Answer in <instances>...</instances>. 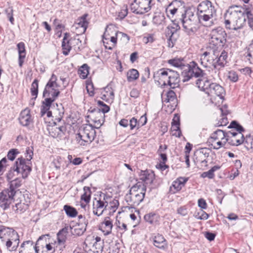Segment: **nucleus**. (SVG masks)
<instances>
[{
    "label": "nucleus",
    "instance_id": "nucleus-1",
    "mask_svg": "<svg viewBox=\"0 0 253 253\" xmlns=\"http://www.w3.org/2000/svg\"><path fill=\"white\" fill-rule=\"evenodd\" d=\"M246 9L239 6L230 8L224 15L226 28L237 30L243 28L246 22Z\"/></svg>",
    "mask_w": 253,
    "mask_h": 253
},
{
    "label": "nucleus",
    "instance_id": "nucleus-2",
    "mask_svg": "<svg viewBox=\"0 0 253 253\" xmlns=\"http://www.w3.org/2000/svg\"><path fill=\"white\" fill-rule=\"evenodd\" d=\"M216 10L214 6L209 0L201 1L197 6V15L200 23L206 27L213 24V18L216 16Z\"/></svg>",
    "mask_w": 253,
    "mask_h": 253
},
{
    "label": "nucleus",
    "instance_id": "nucleus-3",
    "mask_svg": "<svg viewBox=\"0 0 253 253\" xmlns=\"http://www.w3.org/2000/svg\"><path fill=\"white\" fill-rule=\"evenodd\" d=\"M154 78L159 84L169 85L172 88L179 86L180 78L177 72L168 68H162L154 74Z\"/></svg>",
    "mask_w": 253,
    "mask_h": 253
},
{
    "label": "nucleus",
    "instance_id": "nucleus-4",
    "mask_svg": "<svg viewBox=\"0 0 253 253\" xmlns=\"http://www.w3.org/2000/svg\"><path fill=\"white\" fill-rule=\"evenodd\" d=\"M146 190V186L140 182L137 183L129 190V193L125 196V200L129 205L138 206L144 199Z\"/></svg>",
    "mask_w": 253,
    "mask_h": 253
},
{
    "label": "nucleus",
    "instance_id": "nucleus-5",
    "mask_svg": "<svg viewBox=\"0 0 253 253\" xmlns=\"http://www.w3.org/2000/svg\"><path fill=\"white\" fill-rule=\"evenodd\" d=\"M26 154V159L22 157L18 158L13 165L14 169L17 170V174H21L23 179L26 178L32 170L30 162L32 159L33 152L30 151L28 148Z\"/></svg>",
    "mask_w": 253,
    "mask_h": 253
},
{
    "label": "nucleus",
    "instance_id": "nucleus-6",
    "mask_svg": "<svg viewBox=\"0 0 253 253\" xmlns=\"http://www.w3.org/2000/svg\"><path fill=\"white\" fill-rule=\"evenodd\" d=\"M95 135V130L92 125H86L79 129L76 139L79 145L86 146L94 140Z\"/></svg>",
    "mask_w": 253,
    "mask_h": 253
},
{
    "label": "nucleus",
    "instance_id": "nucleus-7",
    "mask_svg": "<svg viewBox=\"0 0 253 253\" xmlns=\"http://www.w3.org/2000/svg\"><path fill=\"white\" fill-rule=\"evenodd\" d=\"M57 77L52 74L46 84L43 92V96L45 98H49L54 101L60 94V85L57 83Z\"/></svg>",
    "mask_w": 253,
    "mask_h": 253
},
{
    "label": "nucleus",
    "instance_id": "nucleus-8",
    "mask_svg": "<svg viewBox=\"0 0 253 253\" xmlns=\"http://www.w3.org/2000/svg\"><path fill=\"white\" fill-rule=\"evenodd\" d=\"M206 75L204 71L202 70L195 61H192L186 65L185 69L182 72V81L188 82L192 77L196 78L204 77Z\"/></svg>",
    "mask_w": 253,
    "mask_h": 253
},
{
    "label": "nucleus",
    "instance_id": "nucleus-9",
    "mask_svg": "<svg viewBox=\"0 0 253 253\" xmlns=\"http://www.w3.org/2000/svg\"><path fill=\"white\" fill-rule=\"evenodd\" d=\"M207 143L214 149L217 150L224 146L227 143L226 132L221 129H217L211 134Z\"/></svg>",
    "mask_w": 253,
    "mask_h": 253
},
{
    "label": "nucleus",
    "instance_id": "nucleus-10",
    "mask_svg": "<svg viewBox=\"0 0 253 253\" xmlns=\"http://www.w3.org/2000/svg\"><path fill=\"white\" fill-rule=\"evenodd\" d=\"M210 36V44L215 46L223 45L226 41V33L220 27L212 29Z\"/></svg>",
    "mask_w": 253,
    "mask_h": 253
},
{
    "label": "nucleus",
    "instance_id": "nucleus-11",
    "mask_svg": "<svg viewBox=\"0 0 253 253\" xmlns=\"http://www.w3.org/2000/svg\"><path fill=\"white\" fill-rule=\"evenodd\" d=\"M151 0H134L130 4V10L137 14H143L151 8Z\"/></svg>",
    "mask_w": 253,
    "mask_h": 253
},
{
    "label": "nucleus",
    "instance_id": "nucleus-12",
    "mask_svg": "<svg viewBox=\"0 0 253 253\" xmlns=\"http://www.w3.org/2000/svg\"><path fill=\"white\" fill-rule=\"evenodd\" d=\"M218 56V52L212 50L204 52L200 56V63L204 67L213 66L216 68V58Z\"/></svg>",
    "mask_w": 253,
    "mask_h": 253
},
{
    "label": "nucleus",
    "instance_id": "nucleus-13",
    "mask_svg": "<svg viewBox=\"0 0 253 253\" xmlns=\"http://www.w3.org/2000/svg\"><path fill=\"white\" fill-rule=\"evenodd\" d=\"M15 195L14 192H10L7 189L2 190L0 193V207L3 210L9 208L10 204L14 201Z\"/></svg>",
    "mask_w": 253,
    "mask_h": 253
},
{
    "label": "nucleus",
    "instance_id": "nucleus-14",
    "mask_svg": "<svg viewBox=\"0 0 253 253\" xmlns=\"http://www.w3.org/2000/svg\"><path fill=\"white\" fill-rule=\"evenodd\" d=\"M110 199L109 196L104 195L103 200L100 198L99 200L93 202V213L98 216L102 214L104 210L107 209L108 202Z\"/></svg>",
    "mask_w": 253,
    "mask_h": 253
},
{
    "label": "nucleus",
    "instance_id": "nucleus-15",
    "mask_svg": "<svg viewBox=\"0 0 253 253\" xmlns=\"http://www.w3.org/2000/svg\"><path fill=\"white\" fill-rule=\"evenodd\" d=\"M226 133L227 142L231 145L238 146L244 142L245 138L242 133L229 131Z\"/></svg>",
    "mask_w": 253,
    "mask_h": 253
},
{
    "label": "nucleus",
    "instance_id": "nucleus-16",
    "mask_svg": "<svg viewBox=\"0 0 253 253\" xmlns=\"http://www.w3.org/2000/svg\"><path fill=\"white\" fill-rule=\"evenodd\" d=\"M183 2L180 0H174L170 3L166 8V12L169 17L172 18L173 16L178 13H183L182 11L184 10L183 9L182 5Z\"/></svg>",
    "mask_w": 253,
    "mask_h": 253
},
{
    "label": "nucleus",
    "instance_id": "nucleus-17",
    "mask_svg": "<svg viewBox=\"0 0 253 253\" xmlns=\"http://www.w3.org/2000/svg\"><path fill=\"white\" fill-rule=\"evenodd\" d=\"M70 34L69 33H65L62 43V47L63 50L62 53L65 55H67L71 50V45L72 42H74L77 44H78L79 43H81V41L79 39L71 38L70 39L68 40Z\"/></svg>",
    "mask_w": 253,
    "mask_h": 253
},
{
    "label": "nucleus",
    "instance_id": "nucleus-18",
    "mask_svg": "<svg viewBox=\"0 0 253 253\" xmlns=\"http://www.w3.org/2000/svg\"><path fill=\"white\" fill-rule=\"evenodd\" d=\"M110 26H108L106 31L104 33L103 39V42L106 48L109 49H112L113 47L115 46L117 43V39H119V37L115 36H112L110 37H108L109 36V31L111 30Z\"/></svg>",
    "mask_w": 253,
    "mask_h": 253
},
{
    "label": "nucleus",
    "instance_id": "nucleus-19",
    "mask_svg": "<svg viewBox=\"0 0 253 253\" xmlns=\"http://www.w3.org/2000/svg\"><path fill=\"white\" fill-rule=\"evenodd\" d=\"M110 110V107L106 104L103 105L101 108H97L94 109V113L98 116L99 119L94 120L95 123H97V127H100L103 123L104 114L107 113Z\"/></svg>",
    "mask_w": 253,
    "mask_h": 253
},
{
    "label": "nucleus",
    "instance_id": "nucleus-20",
    "mask_svg": "<svg viewBox=\"0 0 253 253\" xmlns=\"http://www.w3.org/2000/svg\"><path fill=\"white\" fill-rule=\"evenodd\" d=\"M180 20L182 25L184 31L188 34L194 31L195 29V22H193V19H187L186 16H184L183 13H182L181 18Z\"/></svg>",
    "mask_w": 253,
    "mask_h": 253
},
{
    "label": "nucleus",
    "instance_id": "nucleus-21",
    "mask_svg": "<svg viewBox=\"0 0 253 253\" xmlns=\"http://www.w3.org/2000/svg\"><path fill=\"white\" fill-rule=\"evenodd\" d=\"M188 179L184 177H179L173 181L172 185L169 187V192L175 194L180 191L184 186Z\"/></svg>",
    "mask_w": 253,
    "mask_h": 253
},
{
    "label": "nucleus",
    "instance_id": "nucleus-22",
    "mask_svg": "<svg viewBox=\"0 0 253 253\" xmlns=\"http://www.w3.org/2000/svg\"><path fill=\"white\" fill-rule=\"evenodd\" d=\"M88 16L87 14L83 15L79 18L74 25L76 29H79V32L80 34L84 33L88 26V22L86 20V17Z\"/></svg>",
    "mask_w": 253,
    "mask_h": 253
},
{
    "label": "nucleus",
    "instance_id": "nucleus-23",
    "mask_svg": "<svg viewBox=\"0 0 253 253\" xmlns=\"http://www.w3.org/2000/svg\"><path fill=\"white\" fill-rule=\"evenodd\" d=\"M5 242L6 248L9 251L13 252L16 251L19 244V235L18 233H14V235L12 234L11 238L9 239L8 240Z\"/></svg>",
    "mask_w": 253,
    "mask_h": 253
},
{
    "label": "nucleus",
    "instance_id": "nucleus-24",
    "mask_svg": "<svg viewBox=\"0 0 253 253\" xmlns=\"http://www.w3.org/2000/svg\"><path fill=\"white\" fill-rule=\"evenodd\" d=\"M67 130L65 126H52L49 131V134L54 138L61 139L65 135Z\"/></svg>",
    "mask_w": 253,
    "mask_h": 253
},
{
    "label": "nucleus",
    "instance_id": "nucleus-25",
    "mask_svg": "<svg viewBox=\"0 0 253 253\" xmlns=\"http://www.w3.org/2000/svg\"><path fill=\"white\" fill-rule=\"evenodd\" d=\"M209 94L215 95L220 98L223 97L225 91L222 86L216 83H211L209 89Z\"/></svg>",
    "mask_w": 253,
    "mask_h": 253
},
{
    "label": "nucleus",
    "instance_id": "nucleus-26",
    "mask_svg": "<svg viewBox=\"0 0 253 253\" xmlns=\"http://www.w3.org/2000/svg\"><path fill=\"white\" fill-rule=\"evenodd\" d=\"M112 227V221L110 217H106L104 220L100 223L99 229L102 232L104 235H108L111 233Z\"/></svg>",
    "mask_w": 253,
    "mask_h": 253
},
{
    "label": "nucleus",
    "instance_id": "nucleus-27",
    "mask_svg": "<svg viewBox=\"0 0 253 253\" xmlns=\"http://www.w3.org/2000/svg\"><path fill=\"white\" fill-rule=\"evenodd\" d=\"M20 123L23 126H27L32 122L30 111L28 109L23 110L19 118Z\"/></svg>",
    "mask_w": 253,
    "mask_h": 253
},
{
    "label": "nucleus",
    "instance_id": "nucleus-28",
    "mask_svg": "<svg viewBox=\"0 0 253 253\" xmlns=\"http://www.w3.org/2000/svg\"><path fill=\"white\" fill-rule=\"evenodd\" d=\"M18 52V64L20 67H22L26 57V50L25 44L20 42L17 44Z\"/></svg>",
    "mask_w": 253,
    "mask_h": 253
},
{
    "label": "nucleus",
    "instance_id": "nucleus-29",
    "mask_svg": "<svg viewBox=\"0 0 253 253\" xmlns=\"http://www.w3.org/2000/svg\"><path fill=\"white\" fill-rule=\"evenodd\" d=\"M14 233H17V232L12 228L3 226L0 232V238L2 242H5L11 238L12 234L14 235Z\"/></svg>",
    "mask_w": 253,
    "mask_h": 253
},
{
    "label": "nucleus",
    "instance_id": "nucleus-30",
    "mask_svg": "<svg viewBox=\"0 0 253 253\" xmlns=\"http://www.w3.org/2000/svg\"><path fill=\"white\" fill-rule=\"evenodd\" d=\"M154 179L155 174L151 171H143L140 175V180H142L146 184H151Z\"/></svg>",
    "mask_w": 253,
    "mask_h": 253
},
{
    "label": "nucleus",
    "instance_id": "nucleus-31",
    "mask_svg": "<svg viewBox=\"0 0 253 253\" xmlns=\"http://www.w3.org/2000/svg\"><path fill=\"white\" fill-rule=\"evenodd\" d=\"M203 79H198L197 80L196 84L197 86L201 90L206 91L209 95V89L211 83L210 81L204 77Z\"/></svg>",
    "mask_w": 253,
    "mask_h": 253
},
{
    "label": "nucleus",
    "instance_id": "nucleus-32",
    "mask_svg": "<svg viewBox=\"0 0 253 253\" xmlns=\"http://www.w3.org/2000/svg\"><path fill=\"white\" fill-rule=\"evenodd\" d=\"M9 185V188L6 189L10 192H14L15 195L16 193V189L19 188L22 184V180L21 178L17 177L13 180L8 181Z\"/></svg>",
    "mask_w": 253,
    "mask_h": 253
},
{
    "label": "nucleus",
    "instance_id": "nucleus-33",
    "mask_svg": "<svg viewBox=\"0 0 253 253\" xmlns=\"http://www.w3.org/2000/svg\"><path fill=\"white\" fill-rule=\"evenodd\" d=\"M68 231V227H65L64 228H63L60 230L56 234V241L66 243Z\"/></svg>",
    "mask_w": 253,
    "mask_h": 253
},
{
    "label": "nucleus",
    "instance_id": "nucleus-34",
    "mask_svg": "<svg viewBox=\"0 0 253 253\" xmlns=\"http://www.w3.org/2000/svg\"><path fill=\"white\" fill-rule=\"evenodd\" d=\"M145 221L151 224H157L160 219V216L158 214L154 212H150L146 214L144 217Z\"/></svg>",
    "mask_w": 253,
    "mask_h": 253
},
{
    "label": "nucleus",
    "instance_id": "nucleus-35",
    "mask_svg": "<svg viewBox=\"0 0 253 253\" xmlns=\"http://www.w3.org/2000/svg\"><path fill=\"white\" fill-rule=\"evenodd\" d=\"M153 242L154 245L156 247L161 249H164L165 248L166 240L162 235L158 234L155 236Z\"/></svg>",
    "mask_w": 253,
    "mask_h": 253
},
{
    "label": "nucleus",
    "instance_id": "nucleus-36",
    "mask_svg": "<svg viewBox=\"0 0 253 253\" xmlns=\"http://www.w3.org/2000/svg\"><path fill=\"white\" fill-rule=\"evenodd\" d=\"M54 102L49 98H45L44 100L42 101V105L41 108V116H43L46 113L49 111L52 103Z\"/></svg>",
    "mask_w": 253,
    "mask_h": 253
},
{
    "label": "nucleus",
    "instance_id": "nucleus-37",
    "mask_svg": "<svg viewBox=\"0 0 253 253\" xmlns=\"http://www.w3.org/2000/svg\"><path fill=\"white\" fill-rule=\"evenodd\" d=\"M168 63L175 67L183 69V70L185 69V66H186V65L184 64L183 59L180 58L169 59L168 61Z\"/></svg>",
    "mask_w": 253,
    "mask_h": 253
},
{
    "label": "nucleus",
    "instance_id": "nucleus-38",
    "mask_svg": "<svg viewBox=\"0 0 253 253\" xmlns=\"http://www.w3.org/2000/svg\"><path fill=\"white\" fill-rule=\"evenodd\" d=\"M228 57V53L227 51L224 49L220 55L217 57L216 58V65H220L221 66H223L224 64L226 62V59Z\"/></svg>",
    "mask_w": 253,
    "mask_h": 253
},
{
    "label": "nucleus",
    "instance_id": "nucleus-39",
    "mask_svg": "<svg viewBox=\"0 0 253 253\" xmlns=\"http://www.w3.org/2000/svg\"><path fill=\"white\" fill-rule=\"evenodd\" d=\"M27 206L24 203L18 202L16 203L15 205L12 206V211L16 213H22L24 212L27 209Z\"/></svg>",
    "mask_w": 253,
    "mask_h": 253
},
{
    "label": "nucleus",
    "instance_id": "nucleus-40",
    "mask_svg": "<svg viewBox=\"0 0 253 253\" xmlns=\"http://www.w3.org/2000/svg\"><path fill=\"white\" fill-rule=\"evenodd\" d=\"M67 215L70 217H75L78 214L76 209L70 206L65 205L63 208Z\"/></svg>",
    "mask_w": 253,
    "mask_h": 253
},
{
    "label": "nucleus",
    "instance_id": "nucleus-41",
    "mask_svg": "<svg viewBox=\"0 0 253 253\" xmlns=\"http://www.w3.org/2000/svg\"><path fill=\"white\" fill-rule=\"evenodd\" d=\"M52 244L53 245V252H56L57 253H62L66 246V243L57 241H55Z\"/></svg>",
    "mask_w": 253,
    "mask_h": 253
},
{
    "label": "nucleus",
    "instance_id": "nucleus-42",
    "mask_svg": "<svg viewBox=\"0 0 253 253\" xmlns=\"http://www.w3.org/2000/svg\"><path fill=\"white\" fill-rule=\"evenodd\" d=\"M139 77L138 71L134 69H132L127 73V80L129 82H132L136 80Z\"/></svg>",
    "mask_w": 253,
    "mask_h": 253
},
{
    "label": "nucleus",
    "instance_id": "nucleus-43",
    "mask_svg": "<svg viewBox=\"0 0 253 253\" xmlns=\"http://www.w3.org/2000/svg\"><path fill=\"white\" fill-rule=\"evenodd\" d=\"M84 193L81 196V200L84 201L85 203H88L90 200L91 192L89 187H84Z\"/></svg>",
    "mask_w": 253,
    "mask_h": 253
},
{
    "label": "nucleus",
    "instance_id": "nucleus-44",
    "mask_svg": "<svg viewBox=\"0 0 253 253\" xmlns=\"http://www.w3.org/2000/svg\"><path fill=\"white\" fill-rule=\"evenodd\" d=\"M87 224H79L74 229V234L78 236H81L84 234L86 230Z\"/></svg>",
    "mask_w": 253,
    "mask_h": 253
},
{
    "label": "nucleus",
    "instance_id": "nucleus-45",
    "mask_svg": "<svg viewBox=\"0 0 253 253\" xmlns=\"http://www.w3.org/2000/svg\"><path fill=\"white\" fill-rule=\"evenodd\" d=\"M246 19H248V25L250 28L253 29V12L250 8H246Z\"/></svg>",
    "mask_w": 253,
    "mask_h": 253
},
{
    "label": "nucleus",
    "instance_id": "nucleus-46",
    "mask_svg": "<svg viewBox=\"0 0 253 253\" xmlns=\"http://www.w3.org/2000/svg\"><path fill=\"white\" fill-rule=\"evenodd\" d=\"M107 209H110L112 211H115L119 205L118 201L112 199V198L110 197Z\"/></svg>",
    "mask_w": 253,
    "mask_h": 253
},
{
    "label": "nucleus",
    "instance_id": "nucleus-47",
    "mask_svg": "<svg viewBox=\"0 0 253 253\" xmlns=\"http://www.w3.org/2000/svg\"><path fill=\"white\" fill-rule=\"evenodd\" d=\"M89 67L86 64H84L79 70L80 76L82 79L87 77L89 73Z\"/></svg>",
    "mask_w": 253,
    "mask_h": 253
},
{
    "label": "nucleus",
    "instance_id": "nucleus-48",
    "mask_svg": "<svg viewBox=\"0 0 253 253\" xmlns=\"http://www.w3.org/2000/svg\"><path fill=\"white\" fill-rule=\"evenodd\" d=\"M38 80H34L31 85V93L32 96H35V98L37 97L38 94Z\"/></svg>",
    "mask_w": 253,
    "mask_h": 253
},
{
    "label": "nucleus",
    "instance_id": "nucleus-49",
    "mask_svg": "<svg viewBox=\"0 0 253 253\" xmlns=\"http://www.w3.org/2000/svg\"><path fill=\"white\" fill-rule=\"evenodd\" d=\"M17 174V170L14 169L13 166L11 167L10 169L6 173V179L8 181L11 180Z\"/></svg>",
    "mask_w": 253,
    "mask_h": 253
},
{
    "label": "nucleus",
    "instance_id": "nucleus-50",
    "mask_svg": "<svg viewBox=\"0 0 253 253\" xmlns=\"http://www.w3.org/2000/svg\"><path fill=\"white\" fill-rule=\"evenodd\" d=\"M180 126L172 125L171 126V134L177 137H180L181 135V132L180 129Z\"/></svg>",
    "mask_w": 253,
    "mask_h": 253
},
{
    "label": "nucleus",
    "instance_id": "nucleus-51",
    "mask_svg": "<svg viewBox=\"0 0 253 253\" xmlns=\"http://www.w3.org/2000/svg\"><path fill=\"white\" fill-rule=\"evenodd\" d=\"M103 96L109 99H113L114 97V93L112 88L106 87L104 88V93Z\"/></svg>",
    "mask_w": 253,
    "mask_h": 253
},
{
    "label": "nucleus",
    "instance_id": "nucleus-52",
    "mask_svg": "<svg viewBox=\"0 0 253 253\" xmlns=\"http://www.w3.org/2000/svg\"><path fill=\"white\" fill-rule=\"evenodd\" d=\"M165 19V16L163 14L159 13L155 15L153 19V22L154 23L157 25H160L164 21Z\"/></svg>",
    "mask_w": 253,
    "mask_h": 253
},
{
    "label": "nucleus",
    "instance_id": "nucleus-53",
    "mask_svg": "<svg viewBox=\"0 0 253 253\" xmlns=\"http://www.w3.org/2000/svg\"><path fill=\"white\" fill-rule=\"evenodd\" d=\"M19 153V151L16 149H12L9 151L7 155V158L11 161H13L17 155Z\"/></svg>",
    "mask_w": 253,
    "mask_h": 253
},
{
    "label": "nucleus",
    "instance_id": "nucleus-54",
    "mask_svg": "<svg viewBox=\"0 0 253 253\" xmlns=\"http://www.w3.org/2000/svg\"><path fill=\"white\" fill-rule=\"evenodd\" d=\"M228 79L232 82H236L238 80V75L234 71H230L228 73Z\"/></svg>",
    "mask_w": 253,
    "mask_h": 253
},
{
    "label": "nucleus",
    "instance_id": "nucleus-55",
    "mask_svg": "<svg viewBox=\"0 0 253 253\" xmlns=\"http://www.w3.org/2000/svg\"><path fill=\"white\" fill-rule=\"evenodd\" d=\"M5 12L8 18L9 21L12 24H14V18L13 17V9L12 7H9L5 10Z\"/></svg>",
    "mask_w": 253,
    "mask_h": 253
},
{
    "label": "nucleus",
    "instance_id": "nucleus-56",
    "mask_svg": "<svg viewBox=\"0 0 253 253\" xmlns=\"http://www.w3.org/2000/svg\"><path fill=\"white\" fill-rule=\"evenodd\" d=\"M220 167L217 166H214L211 169L206 171L207 173L208 177L210 179H212L214 176V172L220 169Z\"/></svg>",
    "mask_w": 253,
    "mask_h": 253
},
{
    "label": "nucleus",
    "instance_id": "nucleus-57",
    "mask_svg": "<svg viewBox=\"0 0 253 253\" xmlns=\"http://www.w3.org/2000/svg\"><path fill=\"white\" fill-rule=\"evenodd\" d=\"M175 93L173 90H169L167 93V98H166L165 101L170 102L173 101L175 98Z\"/></svg>",
    "mask_w": 253,
    "mask_h": 253
},
{
    "label": "nucleus",
    "instance_id": "nucleus-58",
    "mask_svg": "<svg viewBox=\"0 0 253 253\" xmlns=\"http://www.w3.org/2000/svg\"><path fill=\"white\" fill-rule=\"evenodd\" d=\"M200 157L204 156V158L208 157L209 155V150L206 148H203L200 149L197 152Z\"/></svg>",
    "mask_w": 253,
    "mask_h": 253
},
{
    "label": "nucleus",
    "instance_id": "nucleus-59",
    "mask_svg": "<svg viewBox=\"0 0 253 253\" xmlns=\"http://www.w3.org/2000/svg\"><path fill=\"white\" fill-rule=\"evenodd\" d=\"M144 42L146 43H152L155 40L154 35L152 34H148L143 38Z\"/></svg>",
    "mask_w": 253,
    "mask_h": 253
},
{
    "label": "nucleus",
    "instance_id": "nucleus-60",
    "mask_svg": "<svg viewBox=\"0 0 253 253\" xmlns=\"http://www.w3.org/2000/svg\"><path fill=\"white\" fill-rule=\"evenodd\" d=\"M116 35L119 37V38L123 40L125 42H128L129 40V37L124 33L117 31L116 32Z\"/></svg>",
    "mask_w": 253,
    "mask_h": 253
},
{
    "label": "nucleus",
    "instance_id": "nucleus-61",
    "mask_svg": "<svg viewBox=\"0 0 253 253\" xmlns=\"http://www.w3.org/2000/svg\"><path fill=\"white\" fill-rule=\"evenodd\" d=\"M177 212L178 214L182 216H185L188 214L187 209L185 206L178 208Z\"/></svg>",
    "mask_w": 253,
    "mask_h": 253
},
{
    "label": "nucleus",
    "instance_id": "nucleus-62",
    "mask_svg": "<svg viewBox=\"0 0 253 253\" xmlns=\"http://www.w3.org/2000/svg\"><path fill=\"white\" fill-rule=\"evenodd\" d=\"M128 125H129L130 126V129L132 130L134 129L135 127H138V122L134 117H133L129 121Z\"/></svg>",
    "mask_w": 253,
    "mask_h": 253
},
{
    "label": "nucleus",
    "instance_id": "nucleus-63",
    "mask_svg": "<svg viewBox=\"0 0 253 253\" xmlns=\"http://www.w3.org/2000/svg\"><path fill=\"white\" fill-rule=\"evenodd\" d=\"M147 117L145 115L142 116L138 121V127L145 125L147 123Z\"/></svg>",
    "mask_w": 253,
    "mask_h": 253
},
{
    "label": "nucleus",
    "instance_id": "nucleus-64",
    "mask_svg": "<svg viewBox=\"0 0 253 253\" xmlns=\"http://www.w3.org/2000/svg\"><path fill=\"white\" fill-rule=\"evenodd\" d=\"M198 206L202 209H206L207 208V204L204 199L201 198L198 201Z\"/></svg>",
    "mask_w": 253,
    "mask_h": 253
}]
</instances>
